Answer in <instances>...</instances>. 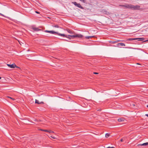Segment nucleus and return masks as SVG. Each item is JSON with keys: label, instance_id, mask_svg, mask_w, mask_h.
Masks as SVG:
<instances>
[{"label": "nucleus", "instance_id": "obj_26", "mask_svg": "<svg viewBox=\"0 0 148 148\" xmlns=\"http://www.w3.org/2000/svg\"><path fill=\"white\" fill-rule=\"evenodd\" d=\"M0 15H1L2 16H3L5 17V16H4V15L3 14L0 13Z\"/></svg>", "mask_w": 148, "mask_h": 148}, {"label": "nucleus", "instance_id": "obj_20", "mask_svg": "<svg viewBox=\"0 0 148 148\" xmlns=\"http://www.w3.org/2000/svg\"><path fill=\"white\" fill-rule=\"evenodd\" d=\"M48 132H49V133H53V131H52L51 130H49V131H48Z\"/></svg>", "mask_w": 148, "mask_h": 148}, {"label": "nucleus", "instance_id": "obj_1", "mask_svg": "<svg viewBox=\"0 0 148 148\" xmlns=\"http://www.w3.org/2000/svg\"><path fill=\"white\" fill-rule=\"evenodd\" d=\"M120 7H124L126 8L130 9L132 10H139L140 8L139 5H134L131 4H125V5H120Z\"/></svg>", "mask_w": 148, "mask_h": 148}, {"label": "nucleus", "instance_id": "obj_5", "mask_svg": "<svg viewBox=\"0 0 148 148\" xmlns=\"http://www.w3.org/2000/svg\"><path fill=\"white\" fill-rule=\"evenodd\" d=\"M101 12H102L104 14L107 15H109L110 14V13L108 12L104 9L101 10Z\"/></svg>", "mask_w": 148, "mask_h": 148}, {"label": "nucleus", "instance_id": "obj_13", "mask_svg": "<svg viewBox=\"0 0 148 148\" xmlns=\"http://www.w3.org/2000/svg\"><path fill=\"white\" fill-rule=\"evenodd\" d=\"M67 31L68 32L71 34H73L74 33L73 32L69 29H67Z\"/></svg>", "mask_w": 148, "mask_h": 148}, {"label": "nucleus", "instance_id": "obj_3", "mask_svg": "<svg viewBox=\"0 0 148 148\" xmlns=\"http://www.w3.org/2000/svg\"><path fill=\"white\" fill-rule=\"evenodd\" d=\"M71 37L72 38H75V37H77L79 38H82L83 37V36L81 34H76L75 35H73L72 36H71Z\"/></svg>", "mask_w": 148, "mask_h": 148}, {"label": "nucleus", "instance_id": "obj_19", "mask_svg": "<svg viewBox=\"0 0 148 148\" xmlns=\"http://www.w3.org/2000/svg\"><path fill=\"white\" fill-rule=\"evenodd\" d=\"M53 26V27H56V28H59V26L57 25H54Z\"/></svg>", "mask_w": 148, "mask_h": 148}, {"label": "nucleus", "instance_id": "obj_31", "mask_svg": "<svg viewBox=\"0 0 148 148\" xmlns=\"http://www.w3.org/2000/svg\"><path fill=\"white\" fill-rule=\"evenodd\" d=\"M145 115L148 117V114H146Z\"/></svg>", "mask_w": 148, "mask_h": 148}, {"label": "nucleus", "instance_id": "obj_22", "mask_svg": "<svg viewBox=\"0 0 148 148\" xmlns=\"http://www.w3.org/2000/svg\"><path fill=\"white\" fill-rule=\"evenodd\" d=\"M107 148H115L114 147H107Z\"/></svg>", "mask_w": 148, "mask_h": 148}, {"label": "nucleus", "instance_id": "obj_24", "mask_svg": "<svg viewBox=\"0 0 148 148\" xmlns=\"http://www.w3.org/2000/svg\"><path fill=\"white\" fill-rule=\"evenodd\" d=\"M123 141V138H121V140H120V141L121 142H122Z\"/></svg>", "mask_w": 148, "mask_h": 148}, {"label": "nucleus", "instance_id": "obj_6", "mask_svg": "<svg viewBox=\"0 0 148 148\" xmlns=\"http://www.w3.org/2000/svg\"><path fill=\"white\" fill-rule=\"evenodd\" d=\"M44 32H45L49 33L51 34H55L57 33V32H56L53 31H48L47 30H46L44 31Z\"/></svg>", "mask_w": 148, "mask_h": 148}, {"label": "nucleus", "instance_id": "obj_11", "mask_svg": "<svg viewBox=\"0 0 148 148\" xmlns=\"http://www.w3.org/2000/svg\"><path fill=\"white\" fill-rule=\"evenodd\" d=\"M125 120V119L124 118H119L118 119V121L119 122L124 121Z\"/></svg>", "mask_w": 148, "mask_h": 148}, {"label": "nucleus", "instance_id": "obj_29", "mask_svg": "<svg viewBox=\"0 0 148 148\" xmlns=\"http://www.w3.org/2000/svg\"><path fill=\"white\" fill-rule=\"evenodd\" d=\"M101 109H99L97 110V111H101Z\"/></svg>", "mask_w": 148, "mask_h": 148}, {"label": "nucleus", "instance_id": "obj_7", "mask_svg": "<svg viewBox=\"0 0 148 148\" xmlns=\"http://www.w3.org/2000/svg\"><path fill=\"white\" fill-rule=\"evenodd\" d=\"M32 29L35 31H38L41 30V29H39L37 27H32Z\"/></svg>", "mask_w": 148, "mask_h": 148}, {"label": "nucleus", "instance_id": "obj_28", "mask_svg": "<svg viewBox=\"0 0 148 148\" xmlns=\"http://www.w3.org/2000/svg\"><path fill=\"white\" fill-rule=\"evenodd\" d=\"M35 12L37 13H38V14H39V13L38 12H37V11H35Z\"/></svg>", "mask_w": 148, "mask_h": 148}, {"label": "nucleus", "instance_id": "obj_2", "mask_svg": "<svg viewBox=\"0 0 148 148\" xmlns=\"http://www.w3.org/2000/svg\"><path fill=\"white\" fill-rule=\"evenodd\" d=\"M73 3L76 6L82 9L84 8L81 5L80 3H78L76 2H73Z\"/></svg>", "mask_w": 148, "mask_h": 148}, {"label": "nucleus", "instance_id": "obj_9", "mask_svg": "<svg viewBox=\"0 0 148 148\" xmlns=\"http://www.w3.org/2000/svg\"><path fill=\"white\" fill-rule=\"evenodd\" d=\"M56 34H57L59 36H63V37H67V35H65L64 34H60V33H59L57 32V33H56Z\"/></svg>", "mask_w": 148, "mask_h": 148}, {"label": "nucleus", "instance_id": "obj_8", "mask_svg": "<svg viewBox=\"0 0 148 148\" xmlns=\"http://www.w3.org/2000/svg\"><path fill=\"white\" fill-rule=\"evenodd\" d=\"M125 46V45L123 43H118L116 44V47H119L120 46Z\"/></svg>", "mask_w": 148, "mask_h": 148}, {"label": "nucleus", "instance_id": "obj_30", "mask_svg": "<svg viewBox=\"0 0 148 148\" xmlns=\"http://www.w3.org/2000/svg\"><path fill=\"white\" fill-rule=\"evenodd\" d=\"M146 41H148V40H145V41H144L143 42H146Z\"/></svg>", "mask_w": 148, "mask_h": 148}, {"label": "nucleus", "instance_id": "obj_27", "mask_svg": "<svg viewBox=\"0 0 148 148\" xmlns=\"http://www.w3.org/2000/svg\"><path fill=\"white\" fill-rule=\"evenodd\" d=\"M48 130H45L44 131L45 132H48Z\"/></svg>", "mask_w": 148, "mask_h": 148}, {"label": "nucleus", "instance_id": "obj_15", "mask_svg": "<svg viewBox=\"0 0 148 148\" xmlns=\"http://www.w3.org/2000/svg\"><path fill=\"white\" fill-rule=\"evenodd\" d=\"M137 40L136 38H129L127 40Z\"/></svg>", "mask_w": 148, "mask_h": 148}, {"label": "nucleus", "instance_id": "obj_14", "mask_svg": "<svg viewBox=\"0 0 148 148\" xmlns=\"http://www.w3.org/2000/svg\"><path fill=\"white\" fill-rule=\"evenodd\" d=\"M95 37L94 36H86L85 37L86 39H88L89 38H91L94 37Z\"/></svg>", "mask_w": 148, "mask_h": 148}, {"label": "nucleus", "instance_id": "obj_12", "mask_svg": "<svg viewBox=\"0 0 148 148\" xmlns=\"http://www.w3.org/2000/svg\"><path fill=\"white\" fill-rule=\"evenodd\" d=\"M35 103H37L38 104H43V102H39L38 100L37 99L35 100Z\"/></svg>", "mask_w": 148, "mask_h": 148}, {"label": "nucleus", "instance_id": "obj_25", "mask_svg": "<svg viewBox=\"0 0 148 148\" xmlns=\"http://www.w3.org/2000/svg\"><path fill=\"white\" fill-rule=\"evenodd\" d=\"M94 73V74H98V73H97V72H94V73Z\"/></svg>", "mask_w": 148, "mask_h": 148}, {"label": "nucleus", "instance_id": "obj_21", "mask_svg": "<svg viewBox=\"0 0 148 148\" xmlns=\"http://www.w3.org/2000/svg\"><path fill=\"white\" fill-rule=\"evenodd\" d=\"M8 97V98H10V99H13V100H15V99H13V98H11V97Z\"/></svg>", "mask_w": 148, "mask_h": 148}, {"label": "nucleus", "instance_id": "obj_32", "mask_svg": "<svg viewBox=\"0 0 148 148\" xmlns=\"http://www.w3.org/2000/svg\"><path fill=\"white\" fill-rule=\"evenodd\" d=\"M41 130L42 131H44V130Z\"/></svg>", "mask_w": 148, "mask_h": 148}, {"label": "nucleus", "instance_id": "obj_4", "mask_svg": "<svg viewBox=\"0 0 148 148\" xmlns=\"http://www.w3.org/2000/svg\"><path fill=\"white\" fill-rule=\"evenodd\" d=\"M7 65L10 68H14L15 67L18 68V67L15 64H7Z\"/></svg>", "mask_w": 148, "mask_h": 148}, {"label": "nucleus", "instance_id": "obj_35", "mask_svg": "<svg viewBox=\"0 0 148 148\" xmlns=\"http://www.w3.org/2000/svg\"><path fill=\"white\" fill-rule=\"evenodd\" d=\"M52 138H55L54 137H52Z\"/></svg>", "mask_w": 148, "mask_h": 148}, {"label": "nucleus", "instance_id": "obj_10", "mask_svg": "<svg viewBox=\"0 0 148 148\" xmlns=\"http://www.w3.org/2000/svg\"><path fill=\"white\" fill-rule=\"evenodd\" d=\"M148 145V142L144 143L142 144H138L137 146H146Z\"/></svg>", "mask_w": 148, "mask_h": 148}, {"label": "nucleus", "instance_id": "obj_17", "mask_svg": "<svg viewBox=\"0 0 148 148\" xmlns=\"http://www.w3.org/2000/svg\"><path fill=\"white\" fill-rule=\"evenodd\" d=\"M72 36L73 35H68V36H67V38H68L69 39H71L74 38L71 37V36Z\"/></svg>", "mask_w": 148, "mask_h": 148}, {"label": "nucleus", "instance_id": "obj_34", "mask_svg": "<svg viewBox=\"0 0 148 148\" xmlns=\"http://www.w3.org/2000/svg\"><path fill=\"white\" fill-rule=\"evenodd\" d=\"M1 77H0V79H1Z\"/></svg>", "mask_w": 148, "mask_h": 148}, {"label": "nucleus", "instance_id": "obj_23", "mask_svg": "<svg viewBox=\"0 0 148 148\" xmlns=\"http://www.w3.org/2000/svg\"><path fill=\"white\" fill-rule=\"evenodd\" d=\"M117 42H118L117 41H114L113 42V43H116Z\"/></svg>", "mask_w": 148, "mask_h": 148}, {"label": "nucleus", "instance_id": "obj_18", "mask_svg": "<svg viewBox=\"0 0 148 148\" xmlns=\"http://www.w3.org/2000/svg\"><path fill=\"white\" fill-rule=\"evenodd\" d=\"M110 134L108 133H106V134L105 136L106 138H108L110 136Z\"/></svg>", "mask_w": 148, "mask_h": 148}, {"label": "nucleus", "instance_id": "obj_16", "mask_svg": "<svg viewBox=\"0 0 148 148\" xmlns=\"http://www.w3.org/2000/svg\"><path fill=\"white\" fill-rule=\"evenodd\" d=\"M136 38L137 39V40L138 39V40H139V41H142V40H144V38Z\"/></svg>", "mask_w": 148, "mask_h": 148}, {"label": "nucleus", "instance_id": "obj_33", "mask_svg": "<svg viewBox=\"0 0 148 148\" xmlns=\"http://www.w3.org/2000/svg\"><path fill=\"white\" fill-rule=\"evenodd\" d=\"M147 107L148 108V105H147Z\"/></svg>", "mask_w": 148, "mask_h": 148}]
</instances>
